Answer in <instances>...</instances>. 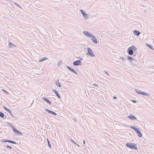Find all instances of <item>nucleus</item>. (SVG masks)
<instances>
[{
    "mask_svg": "<svg viewBox=\"0 0 154 154\" xmlns=\"http://www.w3.org/2000/svg\"><path fill=\"white\" fill-rule=\"evenodd\" d=\"M126 146L128 148L136 150L137 149L136 145L134 143H128L126 144Z\"/></svg>",
    "mask_w": 154,
    "mask_h": 154,
    "instance_id": "1",
    "label": "nucleus"
},
{
    "mask_svg": "<svg viewBox=\"0 0 154 154\" xmlns=\"http://www.w3.org/2000/svg\"><path fill=\"white\" fill-rule=\"evenodd\" d=\"M137 49V48L133 45L128 48L127 52L129 55H132L133 53V51H136Z\"/></svg>",
    "mask_w": 154,
    "mask_h": 154,
    "instance_id": "2",
    "label": "nucleus"
},
{
    "mask_svg": "<svg viewBox=\"0 0 154 154\" xmlns=\"http://www.w3.org/2000/svg\"><path fill=\"white\" fill-rule=\"evenodd\" d=\"M131 128L134 129L137 132L138 137H141L142 136L141 133L138 129L133 126H131Z\"/></svg>",
    "mask_w": 154,
    "mask_h": 154,
    "instance_id": "3",
    "label": "nucleus"
},
{
    "mask_svg": "<svg viewBox=\"0 0 154 154\" xmlns=\"http://www.w3.org/2000/svg\"><path fill=\"white\" fill-rule=\"evenodd\" d=\"M88 53L87 55L90 56L91 57H94L95 56L94 54L93 53L92 50L90 48H88Z\"/></svg>",
    "mask_w": 154,
    "mask_h": 154,
    "instance_id": "4",
    "label": "nucleus"
},
{
    "mask_svg": "<svg viewBox=\"0 0 154 154\" xmlns=\"http://www.w3.org/2000/svg\"><path fill=\"white\" fill-rule=\"evenodd\" d=\"M135 91L136 93H137V94H141L142 95H145V96H148L149 95V94L145 92H141L140 91L138 90V89H136L135 90Z\"/></svg>",
    "mask_w": 154,
    "mask_h": 154,
    "instance_id": "5",
    "label": "nucleus"
},
{
    "mask_svg": "<svg viewBox=\"0 0 154 154\" xmlns=\"http://www.w3.org/2000/svg\"><path fill=\"white\" fill-rule=\"evenodd\" d=\"M90 37L91 38V40L94 43L96 44L97 43V39L93 34H92Z\"/></svg>",
    "mask_w": 154,
    "mask_h": 154,
    "instance_id": "6",
    "label": "nucleus"
},
{
    "mask_svg": "<svg viewBox=\"0 0 154 154\" xmlns=\"http://www.w3.org/2000/svg\"><path fill=\"white\" fill-rule=\"evenodd\" d=\"M83 33L85 35L88 37H90L92 34L89 33L87 31H84Z\"/></svg>",
    "mask_w": 154,
    "mask_h": 154,
    "instance_id": "7",
    "label": "nucleus"
},
{
    "mask_svg": "<svg viewBox=\"0 0 154 154\" xmlns=\"http://www.w3.org/2000/svg\"><path fill=\"white\" fill-rule=\"evenodd\" d=\"M81 63V62L80 60H78L74 61L73 63V64L74 66H77L80 65Z\"/></svg>",
    "mask_w": 154,
    "mask_h": 154,
    "instance_id": "8",
    "label": "nucleus"
},
{
    "mask_svg": "<svg viewBox=\"0 0 154 154\" xmlns=\"http://www.w3.org/2000/svg\"><path fill=\"white\" fill-rule=\"evenodd\" d=\"M45 110L46 112L52 114L54 116H56L57 115V114L55 112L50 110L48 109H45Z\"/></svg>",
    "mask_w": 154,
    "mask_h": 154,
    "instance_id": "9",
    "label": "nucleus"
},
{
    "mask_svg": "<svg viewBox=\"0 0 154 154\" xmlns=\"http://www.w3.org/2000/svg\"><path fill=\"white\" fill-rule=\"evenodd\" d=\"M128 118L129 119L133 120H137V119L136 117L132 115L128 116Z\"/></svg>",
    "mask_w": 154,
    "mask_h": 154,
    "instance_id": "10",
    "label": "nucleus"
},
{
    "mask_svg": "<svg viewBox=\"0 0 154 154\" xmlns=\"http://www.w3.org/2000/svg\"><path fill=\"white\" fill-rule=\"evenodd\" d=\"M52 91L53 92H54L55 93V94L59 98H60V95H59V94L58 93V92L56 90L54 89Z\"/></svg>",
    "mask_w": 154,
    "mask_h": 154,
    "instance_id": "11",
    "label": "nucleus"
},
{
    "mask_svg": "<svg viewBox=\"0 0 154 154\" xmlns=\"http://www.w3.org/2000/svg\"><path fill=\"white\" fill-rule=\"evenodd\" d=\"M127 58H128V59L129 61H131V63H132V62H132L133 61H134V58H132V57H131L128 56L127 57Z\"/></svg>",
    "mask_w": 154,
    "mask_h": 154,
    "instance_id": "12",
    "label": "nucleus"
},
{
    "mask_svg": "<svg viewBox=\"0 0 154 154\" xmlns=\"http://www.w3.org/2000/svg\"><path fill=\"white\" fill-rule=\"evenodd\" d=\"M133 32L135 35L137 36L139 35L140 34V32L137 31L136 30H134Z\"/></svg>",
    "mask_w": 154,
    "mask_h": 154,
    "instance_id": "13",
    "label": "nucleus"
},
{
    "mask_svg": "<svg viewBox=\"0 0 154 154\" xmlns=\"http://www.w3.org/2000/svg\"><path fill=\"white\" fill-rule=\"evenodd\" d=\"M43 100L44 101H46L48 103H49L50 104H51V102L49 100H48L47 98H46L45 97H43Z\"/></svg>",
    "mask_w": 154,
    "mask_h": 154,
    "instance_id": "14",
    "label": "nucleus"
},
{
    "mask_svg": "<svg viewBox=\"0 0 154 154\" xmlns=\"http://www.w3.org/2000/svg\"><path fill=\"white\" fill-rule=\"evenodd\" d=\"M47 59V58L45 57H43L42 59H40L39 60V62H41L42 61H43L45 60H46Z\"/></svg>",
    "mask_w": 154,
    "mask_h": 154,
    "instance_id": "15",
    "label": "nucleus"
},
{
    "mask_svg": "<svg viewBox=\"0 0 154 154\" xmlns=\"http://www.w3.org/2000/svg\"><path fill=\"white\" fill-rule=\"evenodd\" d=\"M88 15L86 14H85L83 15L84 18L86 20L87 19L88 17Z\"/></svg>",
    "mask_w": 154,
    "mask_h": 154,
    "instance_id": "16",
    "label": "nucleus"
},
{
    "mask_svg": "<svg viewBox=\"0 0 154 154\" xmlns=\"http://www.w3.org/2000/svg\"><path fill=\"white\" fill-rule=\"evenodd\" d=\"M9 47L10 48L13 47H15V45H14L12 43H11V42H9Z\"/></svg>",
    "mask_w": 154,
    "mask_h": 154,
    "instance_id": "17",
    "label": "nucleus"
},
{
    "mask_svg": "<svg viewBox=\"0 0 154 154\" xmlns=\"http://www.w3.org/2000/svg\"><path fill=\"white\" fill-rule=\"evenodd\" d=\"M58 82H56V85H57L58 87H60L61 86V85L60 84L59 82V80H57Z\"/></svg>",
    "mask_w": 154,
    "mask_h": 154,
    "instance_id": "18",
    "label": "nucleus"
},
{
    "mask_svg": "<svg viewBox=\"0 0 154 154\" xmlns=\"http://www.w3.org/2000/svg\"><path fill=\"white\" fill-rule=\"evenodd\" d=\"M146 45L147 47H149L150 49H152V50H154V49H153V47H152L150 45H149V44H146Z\"/></svg>",
    "mask_w": 154,
    "mask_h": 154,
    "instance_id": "19",
    "label": "nucleus"
},
{
    "mask_svg": "<svg viewBox=\"0 0 154 154\" xmlns=\"http://www.w3.org/2000/svg\"><path fill=\"white\" fill-rule=\"evenodd\" d=\"M5 116V115L3 113L0 112V117L2 118H3Z\"/></svg>",
    "mask_w": 154,
    "mask_h": 154,
    "instance_id": "20",
    "label": "nucleus"
},
{
    "mask_svg": "<svg viewBox=\"0 0 154 154\" xmlns=\"http://www.w3.org/2000/svg\"><path fill=\"white\" fill-rule=\"evenodd\" d=\"M70 140L73 143L76 144V145H77L79 146H80L77 144L73 140H72V139L71 138V139H70Z\"/></svg>",
    "mask_w": 154,
    "mask_h": 154,
    "instance_id": "21",
    "label": "nucleus"
},
{
    "mask_svg": "<svg viewBox=\"0 0 154 154\" xmlns=\"http://www.w3.org/2000/svg\"><path fill=\"white\" fill-rule=\"evenodd\" d=\"M70 71L73 72V73H75V74H77L76 72L72 69H71Z\"/></svg>",
    "mask_w": 154,
    "mask_h": 154,
    "instance_id": "22",
    "label": "nucleus"
},
{
    "mask_svg": "<svg viewBox=\"0 0 154 154\" xmlns=\"http://www.w3.org/2000/svg\"><path fill=\"white\" fill-rule=\"evenodd\" d=\"M6 111L8 112L9 113H10L11 115H12V112L9 109H7Z\"/></svg>",
    "mask_w": 154,
    "mask_h": 154,
    "instance_id": "23",
    "label": "nucleus"
},
{
    "mask_svg": "<svg viewBox=\"0 0 154 154\" xmlns=\"http://www.w3.org/2000/svg\"><path fill=\"white\" fill-rule=\"evenodd\" d=\"M9 143H13V144H16V143L15 142H14L13 141H11V140H9Z\"/></svg>",
    "mask_w": 154,
    "mask_h": 154,
    "instance_id": "24",
    "label": "nucleus"
},
{
    "mask_svg": "<svg viewBox=\"0 0 154 154\" xmlns=\"http://www.w3.org/2000/svg\"><path fill=\"white\" fill-rule=\"evenodd\" d=\"M47 141L48 142V146L50 147V148H51V144L50 143L49 141L48 140V139H47Z\"/></svg>",
    "mask_w": 154,
    "mask_h": 154,
    "instance_id": "25",
    "label": "nucleus"
},
{
    "mask_svg": "<svg viewBox=\"0 0 154 154\" xmlns=\"http://www.w3.org/2000/svg\"><path fill=\"white\" fill-rule=\"evenodd\" d=\"M13 131L15 133H16V132L17 131V130H16V129L14 128H13Z\"/></svg>",
    "mask_w": 154,
    "mask_h": 154,
    "instance_id": "26",
    "label": "nucleus"
},
{
    "mask_svg": "<svg viewBox=\"0 0 154 154\" xmlns=\"http://www.w3.org/2000/svg\"><path fill=\"white\" fill-rule=\"evenodd\" d=\"M80 11L81 14L83 15V16L85 14L84 11L82 10H80Z\"/></svg>",
    "mask_w": 154,
    "mask_h": 154,
    "instance_id": "27",
    "label": "nucleus"
},
{
    "mask_svg": "<svg viewBox=\"0 0 154 154\" xmlns=\"http://www.w3.org/2000/svg\"><path fill=\"white\" fill-rule=\"evenodd\" d=\"M16 134H19L20 135H22V133L21 132L19 131H17L16 132Z\"/></svg>",
    "mask_w": 154,
    "mask_h": 154,
    "instance_id": "28",
    "label": "nucleus"
},
{
    "mask_svg": "<svg viewBox=\"0 0 154 154\" xmlns=\"http://www.w3.org/2000/svg\"><path fill=\"white\" fill-rule=\"evenodd\" d=\"M7 123H8V125L12 128V129L13 128H14L13 126L11 125V123L8 122H7Z\"/></svg>",
    "mask_w": 154,
    "mask_h": 154,
    "instance_id": "29",
    "label": "nucleus"
},
{
    "mask_svg": "<svg viewBox=\"0 0 154 154\" xmlns=\"http://www.w3.org/2000/svg\"><path fill=\"white\" fill-rule=\"evenodd\" d=\"M14 4L16 5L18 7H19V8H21L20 7V5L19 4H18L16 3V2H14Z\"/></svg>",
    "mask_w": 154,
    "mask_h": 154,
    "instance_id": "30",
    "label": "nucleus"
},
{
    "mask_svg": "<svg viewBox=\"0 0 154 154\" xmlns=\"http://www.w3.org/2000/svg\"><path fill=\"white\" fill-rule=\"evenodd\" d=\"M7 148H8V149H12V147L11 146H7L6 147Z\"/></svg>",
    "mask_w": 154,
    "mask_h": 154,
    "instance_id": "31",
    "label": "nucleus"
},
{
    "mask_svg": "<svg viewBox=\"0 0 154 154\" xmlns=\"http://www.w3.org/2000/svg\"><path fill=\"white\" fill-rule=\"evenodd\" d=\"M92 85L93 86H94L95 87H98V85L96 84H92Z\"/></svg>",
    "mask_w": 154,
    "mask_h": 154,
    "instance_id": "32",
    "label": "nucleus"
},
{
    "mask_svg": "<svg viewBox=\"0 0 154 154\" xmlns=\"http://www.w3.org/2000/svg\"><path fill=\"white\" fill-rule=\"evenodd\" d=\"M9 140H4L3 141L4 142H9Z\"/></svg>",
    "mask_w": 154,
    "mask_h": 154,
    "instance_id": "33",
    "label": "nucleus"
},
{
    "mask_svg": "<svg viewBox=\"0 0 154 154\" xmlns=\"http://www.w3.org/2000/svg\"><path fill=\"white\" fill-rule=\"evenodd\" d=\"M67 68L70 71L72 69V68H70V67H69V66H67Z\"/></svg>",
    "mask_w": 154,
    "mask_h": 154,
    "instance_id": "34",
    "label": "nucleus"
},
{
    "mask_svg": "<svg viewBox=\"0 0 154 154\" xmlns=\"http://www.w3.org/2000/svg\"><path fill=\"white\" fill-rule=\"evenodd\" d=\"M104 72H105V73L106 74H107L108 75H109V74L108 72H107L106 71H104Z\"/></svg>",
    "mask_w": 154,
    "mask_h": 154,
    "instance_id": "35",
    "label": "nucleus"
},
{
    "mask_svg": "<svg viewBox=\"0 0 154 154\" xmlns=\"http://www.w3.org/2000/svg\"><path fill=\"white\" fill-rule=\"evenodd\" d=\"M132 101L134 103H136V102H136V100H132Z\"/></svg>",
    "mask_w": 154,
    "mask_h": 154,
    "instance_id": "36",
    "label": "nucleus"
},
{
    "mask_svg": "<svg viewBox=\"0 0 154 154\" xmlns=\"http://www.w3.org/2000/svg\"><path fill=\"white\" fill-rule=\"evenodd\" d=\"M4 109H5V110H7V109H8L6 107H4Z\"/></svg>",
    "mask_w": 154,
    "mask_h": 154,
    "instance_id": "37",
    "label": "nucleus"
},
{
    "mask_svg": "<svg viewBox=\"0 0 154 154\" xmlns=\"http://www.w3.org/2000/svg\"><path fill=\"white\" fill-rule=\"evenodd\" d=\"M85 140H84L83 141V143L84 144H85Z\"/></svg>",
    "mask_w": 154,
    "mask_h": 154,
    "instance_id": "38",
    "label": "nucleus"
},
{
    "mask_svg": "<svg viewBox=\"0 0 154 154\" xmlns=\"http://www.w3.org/2000/svg\"><path fill=\"white\" fill-rule=\"evenodd\" d=\"M113 98H114V99H116V97H115V96H114V97H113Z\"/></svg>",
    "mask_w": 154,
    "mask_h": 154,
    "instance_id": "39",
    "label": "nucleus"
},
{
    "mask_svg": "<svg viewBox=\"0 0 154 154\" xmlns=\"http://www.w3.org/2000/svg\"><path fill=\"white\" fill-rule=\"evenodd\" d=\"M121 59L123 60H124V58H123V57H121Z\"/></svg>",
    "mask_w": 154,
    "mask_h": 154,
    "instance_id": "40",
    "label": "nucleus"
},
{
    "mask_svg": "<svg viewBox=\"0 0 154 154\" xmlns=\"http://www.w3.org/2000/svg\"><path fill=\"white\" fill-rule=\"evenodd\" d=\"M11 115V116H13V118H14V116H13V114H12V115Z\"/></svg>",
    "mask_w": 154,
    "mask_h": 154,
    "instance_id": "41",
    "label": "nucleus"
},
{
    "mask_svg": "<svg viewBox=\"0 0 154 154\" xmlns=\"http://www.w3.org/2000/svg\"><path fill=\"white\" fill-rule=\"evenodd\" d=\"M3 91H5L6 93H7V92H6V91H5L4 90H3Z\"/></svg>",
    "mask_w": 154,
    "mask_h": 154,
    "instance_id": "42",
    "label": "nucleus"
},
{
    "mask_svg": "<svg viewBox=\"0 0 154 154\" xmlns=\"http://www.w3.org/2000/svg\"><path fill=\"white\" fill-rule=\"evenodd\" d=\"M80 59V60H82V59L81 58H79Z\"/></svg>",
    "mask_w": 154,
    "mask_h": 154,
    "instance_id": "43",
    "label": "nucleus"
}]
</instances>
